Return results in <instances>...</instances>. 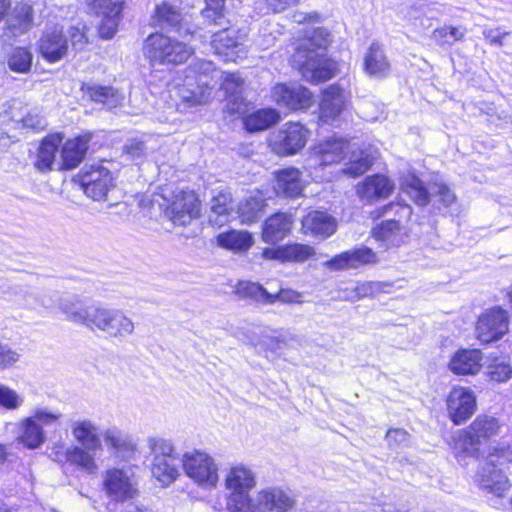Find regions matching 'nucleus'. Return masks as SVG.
Instances as JSON below:
<instances>
[{"label": "nucleus", "mask_w": 512, "mask_h": 512, "mask_svg": "<svg viewBox=\"0 0 512 512\" xmlns=\"http://www.w3.org/2000/svg\"><path fill=\"white\" fill-rule=\"evenodd\" d=\"M499 429L496 418L479 415L468 427L457 431L450 446L459 463L467 458L478 461L476 481L481 489L502 497L511 487L508 476L512 475V451L489 443Z\"/></svg>", "instance_id": "obj_1"}, {"label": "nucleus", "mask_w": 512, "mask_h": 512, "mask_svg": "<svg viewBox=\"0 0 512 512\" xmlns=\"http://www.w3.org/2000/svg\"><path fill=\"white\" fill-rule=\"evenodd\" d=\"M324 30H315L313 37L301 40L292 55L293 65L301 70L303 77L318 83L331 79L336 71L334 62L325 59L327 40Z\"/></svg>", "instance_id": "obj_2"}, {"label": "nucleus", "mask_w": 512, "mask_h": 512, "mask_svg": "<svg viewBox=\"0 0 512 512\" xmlns=\"http://www.w3.org/2000/svg\"><path fill=\"white\" fill-rule=\"evenodd\" d=\"M257 485L255 472L244 464H236L224 475L226 509L229 512H243L251 499L250 491Z\"/></svg>", "instance_id": "obj_3"}, {"label": "nucleus", "mask_w": 512, "mask_h": 512, "mask_svg": "<svg viewBox=\"0 0 512 512\" xmlns=\"http://www.w3.org/2000/svg\"><path fill=\"white\" fill-rule=\"evenodd\" d=\"M214 64L211 61L196 60L188 70L184 80V88L181 89V96L189 105L205 103L210 95L216 73Z\"/></svg>", "instance_id": "obj_4"}, {"label": "nucleus", "mask_w": 512, "mask_h": 512, "mask_svg": "<svg viewBox=\"0 0 512 512\" xmlns=\"http://www.w3.org/2000/svg\"><path fill=\"white\" fill-rule=\"evenodd\" d=\"M143 52L153 65H178L190 57L192 49L183 42L155 33L145 40Z\"/></svg>", "instance_id": "obj_5"}, {"label": "nucleus", "mask_w": 512, "mask_h": 512, "mask_svg": "<svg viewBox=\"0 0 512 512\" xmlns=\"http://www.w3.org/2000/svg\"><path fill=\"white\" fill-rule=\"evenodd\" d=\"M148 448L153 455L151 472L162 485H169L179 476L178 457L170 440L153 437L147 440Z\"/></svg>", "instance_id": "obj_6"}, {"label": "nucleus", "mask_w": 512, "mask_h": 512, "mask_svg": "<svg viewBox=\"0 0 512 512\" xmlns=\"http://www.w3.org/2000/svg\"><path fill=\"white\" fill-rule=\"evenodd\" d=\"M61 413L47 408H35L29 417L19 423L17 440L28 449L39 448L46 439L44 427H50L59 422Z\"/></svg>", "instance_id": "obj_7"}, {"label": "nucleus", "mask_w": 512, "mask_h": 512, "mask_svg": "<svg viewBox=\"0 0 512 512\" xmlns=\"http://www.w3.org/2000/svg\"><path fill=\"white\" fill-rule=\"evenodd\" d=\"M401 190L418 206H426L430 197H435L444 207L456 202L455 193L444 183H433L429 190L414 174L408 173L401 178Z\"/></svg>", "instance_id": "obj_8"}, {"label": "nucleus", "mask_w": 512, "mask_h": 512, "mask_svg": "<svg viewBox=\"0 0 512 512\" xmlns=\"http://www.w3.org/2000/svg\"><path fill=\"white\" fill-rule=\"evenodd\" d=\"M90 330H99L112 338L123 340L134 333L135 324L122 310L99 304Z\"/></svg>", "instance_id": "obj_9"}, {"label": "nucleus", "mask_w": 512, "mask_h": 512, "mask_svg": "<svg viewBox=\"0 0 512 512\" xmlns=\"http://www.w3.org/2000/svg\"><path fill=\"white\" fill-rule=\"evenodd\" d=\"M182 466L186 475L203 487H215L218 483V466L205 451L193 450L182 457Z\"/></svg>", "instance_id": "obj_10"}, {"label": "nucleus", "mask_w": 512, "mask_h": 512, "mask_svg": "<svg viewBox=\"0 0 512 512\" xmlns=\"http://www.w3.org/2000/svg\"><path fill=\"white\" fill-rule=\"evenodd\" d=\"M308 138L309 130L304 125L290 122L272 134L270 147L278 155H294L305 147Z\"/></svg>", "instance_id": "obj_11"}, {"label": "nucleus", "mask_w": 512, "mask_h": 512, "mask_svg": "<svg viewBox=\"0 0 512 512\" xmlns=\"http://www.w3.org/2000/svg\"><path fill=\"white\" fill-rule=\"evenodd\" d=\"M295 505V500L279 487H266L251 497L243 512H287Z\"/></svg>", "instance_id": "obj_12"}, {"label": "nucleus", "mask_w": 512, "mask_h": 512, "mask_svg": "<svg viewBox=\"0 0 512 512\" xmlns=\"http://www.w3.org/2000/svg\"><path fill=\"white\" fill-rule=\"evenodd\" d=\"M88 13L100 18L99 34L101 38L111 39L119 24L122 2L119 0H85Z\"/></svg>", "instance_id": "obj_13"}, {"label": "nucleus", "mask_w": 512, "mask_h": 512, "mask_svg": "<svg viewBox=\"0 0 512 512\" xmlns=\"http://www.w3.org/2000/svg\"><path fill=\"white\" fill-rule=\"evenodd\" d=\"M412 208L407 204L390 203L384 207V215H393L375 226L372 234L375 239L383 241L386 245H395L400 232V222L410 218Z\"/></svg>", "instance_id": "obj_14"}, {"label": "nucleus", "mask_w": 512, "mask_h": 512, "mask_svg": "<svg viewBox=\"0 0 512 512\" xmlns=\"http://www.w3.org/2000/svg\"><path fill=\"white\" fill-rule=\"evenodd\" d=\"M446 406L450 420L455 425H461L476 412V396L470 388L456 386L449 392Z\"/></svg>", "instance_id": "obj_15"}, {"label": "nucleus", "mask_w": 512, "mask_h": 512, "mask_svg": "<svg viewBox=\"0 0 512 512\" xmlns=\"http://www.w3.org/2000/svg\"><path fill=\"white\" fill-rule=\"evenodd\" d=\"M509 326L508 314L500 307H494L483 313L477 322V339L485 344L499 340L507 333Z\"/></svg>", "instance_id": "obj_16"}, {"label": "nucleus", "mask_w": 512, "mask_h": 512, "mask_svg": "<svg viewBox=\"0 0 512 512\" xmlns=\"http://www.w3.org/2000/svg\"><path fill=\"white\" fill-rule=\"evenodd\" d=\"M81 185L84 193L94 199L103 200L114 186L111 171L102 164H94L85 168L81 175Z\"/></svg>", "instance_id": "obj_17"}, {"label": "nucleus", "mask_w": 512, "mask_h": 512, "mask_svg": "<svg viewBox=\"0 0 512 512\" xmlns=\"http://www.w3.org/2000/svg\"><path fill=\"white\" fill-rule=\"evenodd\" d=\"M57 306L69 321L81 324L90 329L93 316L99 307V303L88 304V302L79 295L66 294L59 296Z\"/></svg>", "instance_id": "obj_18"}, {"label": "nucleus", "mask_w": 512, "mask_h": 512, "mask_svg": "<svg viewBox=\"0 0 512 512\" xmlns=\"http://www.w3.org/2000/svg\"><path fill=\"white\" fill-rule=\"evenodd\" d=\"M350 150V144L344 138H327L319 141L310 153V166H327L339 163Z\"/></svg>", "instance_id": "obj_19"}, {"label": "nucleus", "mask_w": 512, "mask_h": 512, "mask_svg": "<svg viewBox=\"0 0 512 512\" xmlns=\"http://www.w3.org/2000/svg\"><path fill=\"white\" fill-rule=\"evenodd\" d=\"M272 97L278 106L288 110H306L313 103V95L299 84H277L273 87Z\"/></svg>", "instance_id": "obj_20"}, {"label": "nucleus", "mask_w": 512, "mask_h": 512, "mask_svg": "<svg viewBox=\"0 0 512 512\" xmlns=\"http://www.w3.org/2000/svg\"><path fill=\"white\" fill-rule=\"evenodd\" d=\"M246 33L240 29L230 27L215 32L211 42L215 53L225 61H235L240 53H244Z\"/></svg>", "instance_id": "obj_21"}, {"label": "nucleus", "mask_w": 512, "mask_h": 512, "mask_svg": "<svg viewBox=\"0 0 512 512\" xmlns=\"http://www.w3.org/2000/svg\"><path fill=\"white\" fill-rule=\"evenodd\" d=\"M165 214L175 225L185 226L200 215V202L194 192L181 191Z\"/></svg>", "instance_id": "obj_22"}, {"label": "nucleus", "mask_w": 512, "mask_h": 512, "mask_svg": "<svg viewBox=\"0 0 512 512\" xmlns=\"http://www.w3.org/2000/svg\"><path fill=\"white\" fill-rule=\"evenodd\" d=\"M349 101V93L338 85L327 87L319 104V120L333 124L344 111Z\"/></svg>", "instance_id": "obj_23"}, {"label": "nucleus", "mask_w": 512, "mask_h": 512, "mask_svg": "<svg viewBox=\"0 0 512 512\" xmlns=\"http://www.w3.org/2000/svg\"><path fill=\"white\" fill-rule=\"evenodd\" d=\"M104 487L107 494L116 501L131 498L136 492L129 472L122 469L108 470L104 478Z\"/></svg>", "instance_id": "obj_24"}, {"label": "nucleus", "mask_w": 512, "mask_h": 512, "mask_svg": "<svg viewBox=\"0 0 512 512\" xmlns=\"http://www.w3.org/2000/svg\"><path fill=\"white\" fill-rule=\"evenodd\" d=\"M70 430L74 440L83 446L92 450H102V440L99 426L88 418L72 420Z\"/></svg>", "instance_id": "obj_25"}, {"label": "nucleus", "mask_w": 512, "mask_h": 512, "mask_svg": "<svg viewBox=\"0 0 512 512\" xmlns=\"http://www.w3.org/2000/svg\"><path fill=\"white\" fill-rule=\"evenodd\" d=\"M394 186L388 177L376 174L366 177L362 183L357 185V194L362 200L371 203L389 197Z\"/></svg>", "instance_id": "obj_26"}, {"label": "nucleus", "mask_w": 512, "mask_h": 512, "mask_svg": "<svg viewBox=\"0 0 512 512\" xmlns=\"http://www.w3.org/2000/svg\"><path fill=\"white\" fill-rule=\"evenodd\" d=\"M304 187L302 173L297 168H285L275 173L274 190L279 196L286 198L299 197Z\"/></svg>", "instance_id": "obj_27"}, {"label": "nucleus", "mask_w": 512, "mask_h": 512, "mask_svg": "<svg viewBox=\"0 0 512 512\" xmlns=\"http://www.w3.org/2000/svg\"><path fill=\"white\" fill-rule=\"evenodd\" d=\"M315 254L313 247L294 243L275 248H265L262 257L266 260H277L280 262H304Z\"/></svg>", "instance_id": "obj_28"}, {"label": "nucleus", "mask_w": 512, "mask_h": 512, "mask_svg": "<svg viewBox=\"0 0 512 512\" xmlns=\"http://www.w3.org/2000/svg\"><path fill=\"white\" fill-rule=\"evenodd\" d=\"M222 78L221 88L227 96V112L230 114H244L247 109V105L241 96L244 80L237 73H225Z\"/></svg>", "instance_id": "obj_29"}, {"label": "nucleus", "mask_w": 512, "mask_h": 512, "mask_svg": "<svg viewBox=\"0 0 512 512\" xmlns=\"http://www.w3.org/2000/svg\"><path fill=\"white\" fill-rule=\"evenodd\" d=\"M377 261L376 254L372 249L361 247L351 251L343 252L326 264L332 270H342L349 268H358L364 264H371Z\"/></svg>", "instance_id": "obj_30"}, {"label": "nucleus", "mask_w": 512, "mask_h": 512, "mask_svg": "<svg viewBox=\"0 0 512 512\" xmlns=\"http://www.w3.org/2000/svg\"><path fill=\"white\" fill-rule=\"evenodd\" d=\"M67 49V39L62 30L58 28L46 31L39 41V50L42 56L50 62H56L63 58Z\"/></svg>", "instance_id": "obj_31"}, {"label": "nucleus", "mask_w": 512, "mask_h": 512, "mask_svg": "<svg viewBox=\"0 0 512 512\" xmlns=\"http://www.w3.org/2000/svg\"><path fill=\"white\" fill-rule=\"evenodd\" d=\"M292 217L287 213H275L263 224L262 240L267 244H276L291 232Z\"/></svg>", "instance_id": "obj_32"}, {"label": "nucleus", "mask_w": 512, "mask_h": 512, "mask_svg": "<svg viewBox=\"0 0 512 512\" xmlns=\"http://www.w3.org/2000/svg\"><path fill=\"white\" fill-rule=\"evenodd\" d=\"M482 353L478 349H462L452 357L449 368L459 375H475L482 367Z\"/></svg>", "instance_id": "obj_33"}, {"label": "nucleus", "mask_w": 512, "mask_h": 512, "mask_svg": "<svg viewBox=\"0 0 512 512\" xmlns=\"http://www.w3.org/2000/svg\"><path fill=\"white\" fill-rule=\"evenodd\" d=\"M62 140L63 138L59 134L49 135L42 140L34 161V167L38 171L48 172L53 169Z\"/></svg>", "instance_id": "obj_34"}, {"label": "nucleus", "mask_w": 512, "mask_h": 512, "mask_svg": "<svg viewBox=\"0 0 512 512\" xmlns=\"http://www.w3.org/2000/svg\"><path fill=\"white\" fill-rule=\"evenodd\" d=\"M58 298V293L53 291L43 293L26 291L19 295L17 302L25 309L43 314L44 312H51L57 306Z\"/></svg>", "instance_id": "obj_35"}, {"label": "nucleus", "mask_w": 512, "mask_h": 512, "mask_svg": "<svg viewBox=\"0 0 512 512\" xmlns=\"http://www.w3.org/2000/svg\"><path fill=\"white\" fill-rule=\"evenodd\" d=\"M33 24V9L29 3H17L7 21L6 31L13 37L26 33Z\"/></svg>", "instance_id": "obj_36"}, {"label": "nucleus", "mask_w": 512, "mask_h": 512, "mask_svg": "<svg viewBox=\"0 0 512 512\" xmlns=\"http://www.w3.org/2000/svg\"><path fill=\"white\" fill-rule=\"evenodd\" d=\"M232 197L229 192H219L210 201L209 222L221 227L234 217Z\"/></svg>", "instance_id": "obj_37"}, {"label": "nucleus", "mask_w": 512, "mask_h": 512, "mask_svg": "<svg viewBox=\"0 0 512 512\" xmlns=\"http://www.w3.org/2000/svg\"><path fill=\"white\" fill-rule=\"evenodd\" d=\"M89 139L77 137L66 141L61 150L60 169L70 170L77 167L84 159Z\"/></svg>", "instance_id": "obj_38"}, {"label": "nucleus", "mask_w": 512, "mask_h": 512, "mask_svg": "<svg viewBox=\"0 0 512 512\" xmlns=\"http://www.w3.org/2000/svg\"><path fill=\"white\" fill-rule=\"evenodd\" d=\"M365 72L375 78H384L390 70V63L379 43H372L364 58Z\"/></svg>", "instance_id": "obj_39"}, {"label": "nucleus", "mask_w": 512, "mask_h": 512, "mask_svg": "<svg viewBox=\"0 0 512 512\" xmlns=\"http://www.w3.org/2000/svg\"><path fill=\"white\" fill-rule=\"evenodd\" d=\"M97 451L98 450H92L76 445L68 447L63 457L66 462L76 466L81 471L88 474H94L98 470V465L95 460Z\"/></svg>", "instance_id": "obj_40"}, {"label": "nucleus", "mask_w": 512, "mask_h": 512, "mask_svg": "<svg viewBox=\"0 0 512 512\" xmlns=\"http://www.w3.org/2000/svg\"><path fill=\"white\" fill-rule=\"evenodd\" d=\"M306 232L323 238L329 237L336 231V220L325 212H310L303 220Z\"/></svg>", "instance_id": "obj_41"}, {"label": "nucleus", "mask_w": 512, "mask_h": 512, "mask_svg": "<svg viewBox=\"0 0 512 512\" xmlns=\"http://www.w3.org/2000/svg\"><path fill=\"white\" fill-rule=\"evenodd\" d=\"M81 90L89 98L97 103L103 104L106 108L112 109L119 106L124 97L118 90L109 86L83 84Z\"/></svg>", "instance_id": "obj_42"}, {"label": "nucleus", "mask_w": 512, "mask_h": 512, "mask_svg": "<svg viewBox=\"0 0 512 512\" xmlns=\"http://www.w3.org/2000/svg\"><path fill=\"white\" fill-rule=\"evenodd\" d=\"M279 113L275 109L267 108L255 111L243 118V125L249 132L263 131L278 123Z\"/></svg>", "instance_id": "obj_43"}, {"label": "nucleus", "mask_w": 512, "mask_h": 512, "mask_svg": "<svg viewBox=\"0 0 512 512\" xmlns=\"http://www.w3.org/2000/svg\"><path fill=\"white\" fill-rule=\"evenodd\" d=\"M265 200L262 196H250L238 205L237 214L243 224L256 222L263 212Z\"/></svg>", "instance_id": "obj_44"}, {"label": "nucleus", "mask_w": 512, "mask_h": 512, "mask_svg": "<svg viewBox=\"0 0 512 512\" xmlns=\"http://www.w3.org/2000/svg\"><path fill=\"white\" fill-rule=\"evenodd\" d=\"M217 243L219 246L233 251H246L252 246L253 238L248 232L233 230L219 234Z\"/></svg>", "instance_id": "obj_45"}, {"label": "nucleus", "mask_w": 512, "mask_h": 512, "mask_svg": "<svg viewBox=\"0 0 512 512\" xmlns=\"http://www.w3.org/2000/svg\"><path fill=\"white\" fill-rule=\"evenodd\" d=\"M466 34V29L463 27L442 26L436 28L431 35V38L440 47H450L454 43L461 41Z\"/></svg>", "instance_id": "obj_46"}, {"label": "nucleus", "mask_w": 512, "mask_h": 512, "mask_svg": "<svg viewBox=\"0 0 512 512\" xmlns=\"http://www.w3.org/2000/svg\"><path fill=\"white\" fill-rule=\"evenodd\" d=\"M373 161V157L365 151H352L344 173L351 177L360 176L372 166Z\"/></svg>", "instance_id": "obj_47"}, {"label": "nucleus", "mask_w": 512, "mask_h": 512, "mask_svg": "<svg viewBox=\"0 0 512 512\" xmlns=\"http://www.w3.org/2000/svg\"><path fill=\"white\" fill-rule=\"evenodd\" d=\"M155 14L162 25L165 24L168 27H177V30L181 34V22L183 18L177 7L167 2H162L160 5L156 6Z\"/></svg>", "instance_id": "obj_48"}, {"label": "nucleus", "mask_w": 512, "mask_h": 512, "mask_svg": "<svg viewBox=\"0 0 512 512\" xmlns=\"http://www.w3.org/2000/svg\"><path fill=\"white\" fill-rule=\"evenodd\" d=\"M103 438L106 445L117 453L128 452L134 449L130 439L115 427L105 430Z\"/></svg>", "instance_id": "obj_49"}, {"label": "nucleus", "mask_w": 512, "mask_h": 512, "mask_svg": "<svg viewBox=\"0 0 512 512\" xmlns=\"http://www.w3.org/2000/svg\"><path fill=\"white\" fill-rule=\"evenodd\" d=\"M224 10L225 0H205V7L201 14L208 24L222 26L226 22Z\"/></svg>", "instance_id": "obj_50"}, {"label": "nucleus", "mask_w": 512, "mask_h": 512, "mask_svg": "<svg viewBox=\"0 0 512 512\" xmlns=\"http://www.w3.org/2000/svg\"><path fill=\"white\" fill-rule=\"evenodd\" d=\"M7 63L12 71L26 73L32 65V54L26 48H14L8 56Z\"/></svg>", "instance_id": "obj_51"}, {"label": "nucleus", "mask_w": 512, "mask_h": 512, "mask_svg": "<svg viewBox=\"0 0 512 512\" xmlns=\"http://www.w3.org/2000/svg\"><path fill=\"white\" fill-rule=\"evenodd\" d=\"M237 290L243 296L251 298L257 302L273 304L274 298H272V294L268 293L266 289L258 283L240 282Z\"/></svg>", "instance_id": "obj_52"}, {"label": "nucleus", "mask_w": 512, "mask_h": 512, "mask_svg": "<svg viewBox=\"0 0 512 512\" xmlns=\"http://www.w3.org/2000/svg\"><path fill=\"white\" fill-rule=\"evenodd\" d=\"M24 398L16 391L0 384V406L8 410H17L22 406Z\"/></svg>", "instance_id": "obj_53"}, {"label": "nucleus", "mask_w": 512, "mask_h": 512, "mask_svg": "<svg viewBox=\"0 0 512 512\" xmlns=\"http://www.w3.org/2000/svg\"><path fill=\"white\" fill-rule=\"evenodd\" d=\"M488 375L493 381L505 382L511 378L512 368L505 360H496L488 367Z\"/></svg>", "instance_id": "obj_54"}, {"label": "nucleus", "mask_w": 512, "mask_h": 512, "mask_svg": "<svg viewBox=\"0 0 512 512\" xmlns=\"http://www.w3.org/2000/svg\"><path fill=\"white\" fill-rule=\"evenodd\" d=\"M424 13V0H415L411 5L402 10L403 17L413 22V24H416L417 21H420V25L428 27L430 24L424 23Z\"/></svg>", "instance_id": "obj_55"}, {"label": "nucleus", "mask_w": 512, "mask_h": 512, "mask_svg": "<svg viewBox=\"0 0 512 512\" xmlns=\"http://www.w3.org/2000/svg\"><path fill=\"white\" fill-rule=\"evenodd\" d=\"M392 285L388 282H365L355 287L358 298L374 296L380 292H387Z\"/></svg>", "instance_id": "obj_56"}, {"label": "nucleus", "mask_w": 512, "mask_h": 512, "mask_svg": "<svg viewBox=\"0 0 512 512\" xmlns=\"http://www.w3.org/2000/svg\"><path fill=\"white\" fill-rule=\"evenodd\" d=\"M410 435L403 429H390L386 434V441L391 448L405 446L409 443Z\"/></svg>", "instance_id": "obj_57"}, {"label": "nucleus", "mask_w": 512, "mask_h": 512, "mask_svg": "<svg viewBox=\"0 0 512 512\" xmlns=\"http://www.w3.org/2000/svg\"><path fill=\"white\" fill-rule=\"evenodd\" d=\"M21 122L24 127L34 131H42L47 127L46 119L36 112H30L26 114L22 118Z\"/></svg>", "instance_id": "obj_58"}, {"label": "nucleus", "mask_w": 512, "mask_h": 512, "mask_svg": "<svg viewBox=\"0 0 512 512\" xmlns=\"http://www.w3.org/2000/svg\"><path fill=\"white\" fill-rule=\"evenodd\" d=\"M20 355L18 352L10 348L8 345L0 343V369H4L14 365L19 361Z\"/></svg>", "instance_id": "obj_59"}, {"label": "nucleus", "mask_w": 512, "mask_h": 512, "mask_svg": "<svg viewBox=\"0 0 512 512\" xmlns=\"http://www.w3.org/2000/svg\"><path fill=\"white\" fill-rule=\"evenodd\" d=\"M484 39L491 45L504 46L505 38L512 36L511 33L502 31L500 28H489L483 31Z\"/></svg>", "instance_id": "obj_60"}, {"label": "nucleus", "mask_w": 512, "mask_h": 512, "mask_svg": "<svg viewBox=\"0 0 512 512\" xmlns=\"http://www.w3.org/2000/svg\"><path fill=\"white\" fill-rule=\"evenodd\" d=\"M71 43L76 48H82L87 43L86 26L79 23L71 28Z\"/></svg>", "instance_id": "obj_61"}, {"label": "nucleus", "mask_w": 512, "mask_h": 512, "mask_svg": "<svg viewBox=\"0 0 512 512\" xmlns=\"http://www.w3.org/2000/svg\"><path fill=\"white\" fill-rule=\"evenodd\" d=\"M273 304L277 301L282 303H300L301 294L292 289H281L277 294H272Z\"/></svg>", "instance_id": "obj_62"}, {"label": "nucleus", "mask_w": 512, "mask_h": 512, "mask_svg": "<svg viewBox=\"0 0 512 512\" xmlns=\"http://www.w3.org/2000/svg\"><path fill=\"white\" fill-rule=\"evenodd\" d=\"M302 0H265L267 8L273 13H282L298 5Z\"/></svg>", "instance_id": "obj_63"}, {"label": "nucleus", "mask_w": 512, "mask_h": 512, "mask_svg": "<svg viewBox=\"0 0 512 512\" xmlns=\"http://www.w3.org/2000/svg\"><path fill=\"white\" fill-rule=\"evenodd\" d=\"M425 5V18L430 21L432 19H437L440 15L444 13V7L443 5L437 3V2H430L424 0Z\"/></svg>", "instance_id": "obj_64"}]
</instances>
